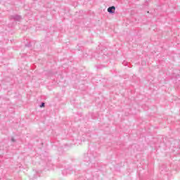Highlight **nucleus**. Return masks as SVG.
Instances as JSON below:
<instances>
[{
    "label": "nucleus",
    "mask_w": 180,
    "mask_h": 180,
    "mask_svg": "<svg viewBox=\"0 0 180 180\" xmlns=\"http://www.w3.org/2000/svg\"><path fill=\"white\" fill-rule=\"evenodd\" d=\"M115 11H116V7H115L114 6L109 7L108 8V12L109 13H115Z\"/></svg>",
    "instance_id": "f257e3e1"
},
{
    "label": "nucleus",
    "mask_w": 180,
    "mask_h": 180,
    "mask_svg": "<svg viewBox=\"0 0 180 180\" xmlns=\"http://www.w3.org/2000/svg\"><path fill=\"white\" fill-rule=\"evenodd\" d=\"M14 19H15V20H21L22 16H20L19 15H14Z\"/></svg>",
    "instance_id": "f03ea898"
},
{
    "label": "nucleus",
    "mask_w": 180,
    "mask_h": 180,
    "mask_svg": "<svg viewBox=\"0 0 180 180\" xmlns=\"http://www.w3.org/2000/svg\"><path fill=\"white\" fill-rule=\"evenodd\" d=\"M11 141H12L13 143H15V142H16V139L13 137V138H11Z\"/></svg>",
    "instance_id": "7ed1b4c3"
},
{
    "label": "nucleus",
    "mask_w": 180,
    "mask_h": 180,
    "mask_svg": "<svg viewBox=\"0 0 180 180\" xmlns=\"http://www.w3.org/2000/svg\"><path fill=\"white\" fill-rule=\"evenodd\" d=\"M44 103H42L41 105H40V108H44Z\"/></svg>",
    "instance_id": "20e7f679"
}]
</instances>
